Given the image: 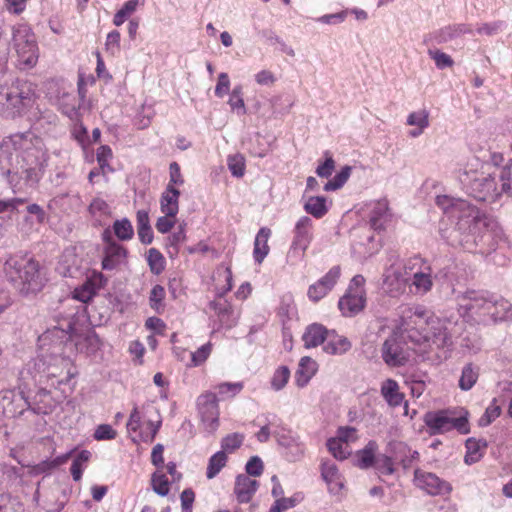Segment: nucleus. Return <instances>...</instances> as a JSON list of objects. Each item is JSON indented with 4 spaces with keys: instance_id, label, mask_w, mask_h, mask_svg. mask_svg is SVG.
<instances>
[{
    "instance_id": "obj_52",
    "label": "nucleus",
    "mask_w": 512,
    "mask_h": 512,
    "mask_svg": "<svg viewBox=\"0 0 512 512\" xmlns=\"http://www.w3.org/2000/svg\"><path fill=\"white\" fill-rule=\"evenodd\" d=\"M105 45L112 54L118 53L120 51V33L117 30L108 33Z\"/></svg>"
},
{
    "instance_id": "obj_56",
    "label": "nucleus",
    "mask_w": 512,
    "mask_h": 512,
    "mask_svg": "<svg viewBox=\"0 0 512 512\" xmlns=\"http://www.w3.org/2000/svg\"><path fill=\"white\" fill-rule=\"evenodd\" d=\"M263 471V463L257 456L252 457L246 464V472L248 476H259Z\"/></svg>"
},
{
    "instance_id": "obj_40",
    "label": "nucleus",
    "mask_w": 512,
    "mask_h": 512,
    "mask_svg": "<svg viewBox=\"0 0 512 512\" xmlns=\"http://www.w3.org/2000/svg\"><path fill=\"white\" fill-rule=\"evenodd\" d=\"M244 440V435L240 433H232L222 439L221 447L224 452H233L238 449Z\"/></svg>"
},
{
    "instance_id": "obj_18",
    "label": "nucleus",
    "mask_w": 512,
    "mask_h": 512,
    "mask_svg": "<svg viewBox=\"0 0 512 512\" xmlns=\"http://www.w3.org/2000/svg\"><path fill=\"white\" fill-rule=\"evenodd\" d=\"M496 180L499 183V190L502 195L512 197V160L508 161L504 166H494Z\"/></svg>"
},
{
    "instance_id": "obj_62",
    "label": "nucleus",
    "mask_w": 512,
    "mask_h": 512,
    "mask_svg": "<svg viewBox=\"0 0 512 512\" xmlns=\"http://www.w3.org/2000/svg\"><path fill=\"white\" fill-rule=\"evenodd\" d=\"M255 80L259 85H273L276 77L269 70H261L255 75Z\"/></svg>"
},
{
    "instance_id": "obj_24",
    "label": "nucleus",
    "mask_w": 512,
    "mask_h": 512,
    "mask_svg": "<svg viewBox=\"0 0 512 512\" xmlns=\"http://www.w3.org/2000/svg\"><path fill=\"white\" fill-rule=\"evenodd\" d=\"M210 308L215 311L220 322L226 327L230 328L236 324L239 314L235 313L232 306L226 301H213L210 303Z\"/></svg>"
},
{
    "instance_id": "obj_58",
    "label": "nucleus",
    "mask_w": 512,
    "mask_h": 512,
    "mask_svg": "<svg viewBox=\"0 0 512 512\" xmlns=\"http://www.w3.org/2000/svg\"><path fill=\"white\" fill-rule=\"evenodd\" d=\"M335 168V162L332 157H327L325 162L319 165L316 169V173L319 177L328 178Z\"/></svg>"
},
{
    "instance_id": "obj_10",
    "label": "nucleus",
    "mask_w": 512,
    "mask_h": 512,
    "mask_svg": "<svg viewBox=\"0 0 512 512\" xmlns=\"http://www.w3.org/2000/svg\"><path fill=\"white\" fill-rule=\"evenodd\" d=\"M103 239L107 242V246L104 250L105 256L102 261V268L104 270H112L126 257L127 251L122 245L111 240L108 230L104 232Z\"/></svg>"
},
{
    "instance_id": "obj_51",
    "label": "nucleus",
    "mask_w": 512,
    "mask_h": 512,
    "mask_svg": "<svg viewBox=\"0 0 512 512\" xmlns=\"http://www.w3.org/2000/svg\"><path fill=\"white\" fill-rule=\"evenodd\" d=\"M117 436L116 430L112 428L109 424H101L99 425L95 432L94 437L97 440H112Z\"/></svg>"
},
{
    "instance_id": "obj_27",
    "label": "nucleus",
    "mask_w": 512,
    "mask_h": 512,
    "mask_svg": "<svg viewBox=\"0 0 512 512\" xmlns=\"http://www.w3.org/2000/svg\"><path fill=\"white\" fill-rule=\"evenodd\" d=\"M317 371V363L310 357H302L296 373V383L304 387Z\"/></svg>"
},
{
    "instance_id": "obj_6",
    "label": "nucleus",
    "mask_w": 512,
    "mask_h": 512,
    "mask_svg": "<svg viewBox=\"0 0 512 512\" xmlns=\"http://www.w3.org/2000/svg\"><path fill=\"white\" fill-rule=\"evenodd\" d=\"M197 405L205 429L215 432L219 426V409L215 393L206 392L198 397Z\"/></svg>"
},
{
    "instance_id": "obj_17",
    "label": "nucleus",
    "mask_w": 512,
    "mask_h": 512,
    "mask_svg": "<svg viewBox=\"0 0 512 512\" xmlns=\"http://www.w3.org/2000/svg\"><path fill=\"white\" fill-rule=\"evenodd\" d=\"M321 475L323 480L327 483L330 491L338 492L343 487L341 475L334 462L323 461L321 465Z\"/></svg>"
},
{
    "instance_id": "obj_2",
    "label": "nucleus",
    "mask_w": 512,
    "mask_h": 512,
    "mask_svg": "<svg viewBox=\"0 0 512 512\" xmlns=\"http://www.w3.org/2000/svg\"><path fill=\"white\" fill-rule=\"evenodd\" d=\"M436 204L445 213H450L452 217L457 218L454 227L441 229L442 237L452 246H461L468 251H473L487 229V217L467 201L447 195L437 196Z\"/></svg>"
},
{
    "instance_id": "obj_25",
    "label": "nucleus",
    "mask_w": 512,
    "mask_h": 512,
    "mask_svg": "<svg viewBox=\"0 0 512 512\" xmlns=\"http://www.w3.org/2000/svg\"><path fill=\"white\" fill-rule=\"evenodd\" d=\"M271 235V230L267 227H262L255 238L253 256L257 263H262L264 258L269 253L268 239Z\"/></svg>"
},
{
    "instance_id": "obj_12",
    "label": "nucleus",
    "mask_w": 512,
    "mask_h": 512,
    "mask_svg": "<svg viewBox=\"0 0 512 512\" xmlns=\"http://www.w3.org/2000/svg\"><path fill=\"white\" fill-rule=\"evenodd\" d=\"M30 28L26 25L19 26L13 34L15 49L25 63L32 59V38Z\"/></svg>"
},
{
    "instance_id": "obj_30",
    "label": "nucleus",
    "mask_w": 512,
    "mask_h": 512,
    "mask_svg": "<svg viewBox=\"0 0 512 512\" xmlns=\"http://www.w3.org/2000/svg\"><path fill=\"white\" fill-rule=\"evenodd\" d=\"M487 447V442L485 440H476L470 438L466 441L467 453L465 455V462L467 464H473L478 462L482 455L483 451Z\"/></svg>"
},
{
    "instance_id": "obj_49",
    "label": "nucleus",
    "mask_w": 512,
    "mask_h": 512,
    "mask_svg": "<svg viewBox=\"0 0 512 512\" xmlns=\"http://www.w3.org/2000/svg\"><path fill=\"white\" fill-rule=\"evenodd\" d=\"M211 345L205 344L201 346L197 351L191 353V364L189 366L201 365L210 355Z\"/></svg>"
},
{
    "instance_id": "obj_53",
    "label": "nucleus",
    "mask_w": 512,
    "mask_h": 512,
    "mask_svg": "<svg viewBox=\"0 0 512 512\" xmlns=\"http://www.w3.org/2000/svg\"><path fill=\"white\" fill-rule=\"evenodd\" d=\"M230 88V80L227 73H220L218 76V82L215 87L216 96L222 98L228 93Z\"/></svg>"
},
{
    "instance_id": "obj_47",
    "label": "nucleus",
    "mask_w": 512,
    "mask_h": 512,
    "mask_svg": "<svg viewBox=\"0 0 512 512\" xmlns=\"http://www.w3.org/2000/svg\"><path fill=\"white\" fill-rule=\"evenodd\" d=\"M22 505L9 495L0 494V512H22Z\"/></svg>"
},
{
    "instance_id": "obj_41",
    "label": "nucleus",
    "mask_w": 512,
    "mask_h": 512,
    "mask_svg": "<svg viewBox=\"0 0 512 512\" xmlns=\"http://www.w3.org/2000/svg\"><path fill=\"white\" fill-rule=\"evenodd\" d=\"M429 113L426 110L412 112L407 117V124L410 126H417L418 128L425 129L429 126Z\"/></svg>"
},
{
    "instance_id": "obj_9",
    "label": "nucleus",
    "mask_w": 512,
    "mask_h": 512,
    "mask_svg": "<svg viewBox=\"0 0 512 512\" xmlns=\"http://www.w3.org/2000/svg\"><path fill=\"white\" fill-rule=\"evenodd\" d=\"M312 227L313 222L308 216H302L295 224L294 237L291 244L290 251H301L302 256L305 254L309 244L312 241Z\"/></svg>"
},
{
    "instance_id": "obj_35",
    "label": "nucleus",
    "mask_w": 512,
    "mask_h": 512,
    "mask_svg": "<svg viewBox=\"0 0 512 512\" xmlns=\"http://www.w3.org/2000/svg\"><path fill=\"white\" fill-rule=\"evenodd\" d=\"M374 466L380 475H392L396 471L393 457L385 454L377 455Z\"/></svg>"
},
{
    "instance_id": "obj_32",
    "label": "nucleus",
    "mask_w": 512,
    "mask_h": 512,
    "mask_svg": "<svg viewBox=\"0 0 512 512\" xmlns=\"http://www.w3.org/2000/svg\"><path fill=\"white\" fill-rule=\"evenodd\" d=\"M227 463V455L224 451H218L210 457L206 476L213 479Z\"/></svg>"
},
{
    "instance_id": "obj_36",
    "label": "nucleus",
    "mask_w": 512,
    "mask_h": 512,
    "mask_svg": "<svg viewBox=\"0 0 512 512\" xmlns=\"http://www.w3.org/2000/svg\"><path fill=\"white\" fill-rule=\"evenodd\" d=\"M148 265L152 273L158 275L165 268V259L163 255L155 248H151L147 255Z\"/></svg>"
},
{
    "instance_id": "obj_46",
    "label": "nucleus",
    "mask_w": 512,
    "mask_h": 512,
    "mask_svg": "<svg viewBox=\"0 0 512 512\" xmlns=\"http://www.w3.org/2000/svg\"><path fill=\"white\" fill-rule=\"evenodd\" d=\"M165 297V290L161 285H155L150 292V306L152 309L159 311L163 307V299Z\"/></svg>"
},
{
    "instance_id": "obj_13",
    "label": "nucleus",
    "mask_w": 512,
    "mask_h": 512,
    "mask_svg": "<svg viewBox=\"0 0 512 512\" xmlns=\"http://www.w3.org/2000/svg\"><path fill=\"white\" fill-rule=\"evenodd\" d=\"M365 298L363 291L348 289L347 293L340 298L338 306L342 314L352 316L364 308Z\"/></svg>"
},
{
    "instance_id": "obj_16",
    "label": "nucleus",
    "mask_w": 512,
    "mask_h": 512,
    "mask_svg": "<svg viewBox=\"0 0 512 512\" xmlns=\"http://www.w3.org/2000/svg\"><path fill=\"white\" fill-rule=\"evenodd\" d=\"M351 342L335 331H329L323 350L330 355H343L351 349Z\"/></svg>"
},
{
    "instance_id": "obj_31",
    "label": "nucleus",
    "mask_w": 512,
    "mask_h": 512,
    "mask_svg": "<svg viewBox=\"0 0 512 512\" xmlns=\"http://www.w3.org/2000/svg\"><path fill=\"white\" fill-rule=\"evenodd\" d=\"M304 210L313 217L320 219L327 212L326 198L324 196H311L304 204Z\"/></svg>"
},
{
    "instance_id": "obj_42",
    "label": "nucleus",
    "mask_w": 512,
    "mask_h": 512,
    "mask_svg": "<svg viewBox=\"0 0 512 512\" xmlns=\"http://www.w3.org/2000/svg\"><path fill=\"white\" fill-rule=\"evenodd\" d=\"M152 486L155 493L166 496L169 493V482L163 473L156 472L152 476Z\"/></svg>"
},
{
    "instance_id": "obj_14",
    "label": "nucleus",
    "mask_w": 512,
    "mask_h": 512,
    "mask_svg": "<svg viewBox=\"0 0 512 512\" xmlns=\"http://www.w3.org/2000/svg\"><path fill=\"white\" fill-rule=\"evenodd\" d=\"M258 488V482L248 475H238L235 481L234 493L240 503H248Z\"/></svg>"
},
{
    "instance_id": "obj_43",
    "label": "nucleus",
    "mask_w": 512,
    "mask_h": 512,
    "mask_svg": "<svg viewBox=\"0 0 512 512\" xmlns=\"http://www.w3.org/2000/svg\"><path fill=\"white\" fill-rule=\"evenodd\" d=\"M290 371L286 366L279 367L271 380V385L276 391L281 390L288 382Z\"/></svg>"
},
{
    "instance_id": "obj_23",
    "label": "nucleus",
    "mask_w": 512,
    "mask_h": 512,
    "mask_svg": "<svg viewBox=\"0 0 512 512\" xmlns=\"http://www.w3.org/2000/svg\"><path fill=\"white\" fill-rule=\"evenodd\" d=\"M381 395L391 407L402 404L404 394L400 392L398 383L393 379H386L381 385Z\"/></svg>"
},
{
    "instance_id": "obj_4",
    "label": "nucleus",
    "mask_w": 512,
    "mask_h": 512,
    "mask_svg": "<svg viewBox=\"0 0 512 512\" xmlns=\"http://www.w3.org/2000/svg\"><path fill=\"white\" fill-rule=\"evenodd\" d=\"M490 295L483 291L465 292L458 297L459 314L469 322L486 325Z\"/></svg>"
},
{
    "instance_id": "obj_34",
    "label": "nucleus",
    "mask_w": 512,
    "mask_h": 512,
    "mask_svg": "<svg viewBox=\"0 0 512 512\" xmlns=\"http://www.w3.org/2000/svg\"><path fill=\"white\" fill-rule=\"evenodd\" d=\"M352 168L344 166L334 177L324 185L325 191H333L341 188L349 179Z\"/></svg>"
},
{
    "instance_id": "obj_29",
    "label": "nucleus",
    "mask_w": 512,
    "mask_h": 512,
    "mask_svg": "<svg viewBox=\"0 0 512 512\" xmlns=\"http://www.w3.org/2000/svg\"><path fill=\"white\" fill-rule=\"evenodd\" d=\"M478 377L479 367L472 363L466 364L461 372V376L459 379V388L463 391L470 390L477 382Z\"/></svg>"
},
{
    "instance_id": "obj_61",
    "label": "nucleus",
    "mask_w": 512,
    "mask_h": 512,
    "mask_svg": "<svg viewBox=\"0 0 512 512\" xmlns=\"http://www.w3.org/2000/svg\"><path fill=\"white\" fill-rule=\"evenodd\" d=\"M295 506L293 498H279L275 501L269 512H283Z\"/></svg>"
},
{
    "instance_id": "obj_59",
    "label": "nucleus",
    "mask_w": 512,
    "mask_h": 512,
    "mask_svg": "<svg viewBox=\"0 0 512 512\" xmlns=\"http://www.w3.org/2000/svg\"><path fill=\"white\" fill-rule=\"evenodd\" d=\"M181 506L183 511L191 512L192 505L195 499V493L192 489H185L180 496Z\"/></svg>"
},
{
    "instance_id": "obj_57",
    "label": "nucleus",
    "mask_w": 512,
    "mask_h": 512,
    "mask_svg": "<svg viewBox=\"0 0 512 512\" xmlns=\"http://www.w3.org/2000/svg\"><path fill=\"white\" fill-rule=\"evenodd\" d=\"M387 200L378 201L372 210L371 222L373 226H376V222L382 218L388 211Z\"/></svg>"
},
{
    "instance_id": "obj_8",
    "label": "nucleus",
    "mask_w": 512,
    "mask_h": 512,
    "mask_svg": "<svg viewBox=\"0 0 512 512\" xmlns=\"http://www.w3.org/2000/svg\"><path fill=\"white\" fill-rule=\"evenodd\" d=\"M340 275V267H332L322 278L308 287V298L313 302L323 299L334 288Z\"/></svg>"
},
{
    "instance_id": "obj_5",
    "label": "nucleus",
    "mask_w": 512,
    "mask_h": 512,
    "mask_svg": "<svg viewBox=\"0 0 512 512\" xmlns=\"http://www.w3.org/2000/svg\"><path fill=\"white\" fill-rule=\"evenodd\" d=\"M424 422L431 435L443 434L456 429L461 434L469 432V423L466 415H456L453 410H440L428 412Z\"/></svg>"
},
{
    "instance_id": "obj_54",
    "label": "nucleus",
    "mask_w": 512,
    "mask_h": 512,
    "mask_svg": "<svg viewBox=\"0 0 512 512\" xmlns=\"http://www.w3.org/2000/svg\"><path fill=\"white\" fill-rule=\"evenodd\" d=\"M243 388L242 383H221L219 384L216 389L218 390L219 394L221 395H230L235 396L238 394Z\"/></svg>"
},
{
    "instance_id": "obj_15",
    "label": "nucleus",
    "mask_w": 512,
    "mask_h": 512,
    "mask_svg": "<svg viewBox=\"0 0 512 512\" xmlns=\"http://www.w3.org/2000/svg\"><path fill=\"white\" fill-rule=\"evenodd\" d=\"M329 331L321 324L314 323L309 325L304 332L302 339L306 348L317 347L323 344Z\"/></svg>"
},
{
    "instance_id": "obj_11",
    "label": "nucleus",
    "mask_w": 512,
    "mask_h": 512,
    "mask_svg": "<svg viewBox=\"0 0 512 512\" xmlns=\"http://www.w3.org/2000/svg\"><path fill=\"white\" fill-rule=\"evenodd\" d=\"M488 306L486 325L507 320L512 316V304L502 297L490 295Z\"/></svg>"
},
{
    "instance_id": "obj_37",
    "label": "nucleus",
    "mask_w": 512,
    "mask_h": 512,
    "mask_svg": "<svg viewBox=\"0 0 512 512\" xmlns=\"http://www.w3.org/2000/svg\"><path fill=\"white\" fill-rule=\"evenodd\" d=\"M329 452L339 460H344L349 455L348 444H344L337 438H331L327 441Z\"/></svg>"
},
{
    "instance_id": "obj_50",
    "label": "nucleus",
    "mask_w": 512,
    "mask_h": 512,
    "mask_svg": "<svg viewBox=\"0 0 512 512\" xmlns=\"http://www.w3.org/2000/svg\"><path fill=\"white\" fill-rule=\"evenodd\" d=\"M89 211L94 216H106L110 214V207L103 199H94L90 206Z\"/></svg>"
},
{
    "instance_id": "obj_48",
    "label": "nucleus",
    "mask_w": 512,
    "mask_h": 512,
    "mask_svg": "<svg viewBox=\"0 0 512 512\" xmlns=\"http://www.w3.org/2000/svg\"><path fill=\"white\" fill-rule=\"evenodd\" d=\"M501 413L500 406L496 405L495 400L492 404H490L484 413V415L479 419L480 426H487L497 417H499Z\"/></svg>"
},
{
    "instance_id": "obj_45",
    "label": "nucleus",
    "mask_w": 512,
    "mask_h": 512,
    "mask_svg": "<svg viewBox=\"0 0 512 512\" xmlns=\"http://www.w3.org/2000/svg\"><path fill=\"white\" fill-rule=\"evenodd\" d=\"M428 54L434 60L435 65L439 69L451 67L454 64L453 59L448 54L440 50H429Z\"/></svg>"
},
{
    "instance_id": "obj_22",
    "label": "nucleus",
    "mask_w": 512,
    "mask_h": 512,
    "mask_svg": "<svg viewBox=\"0 0 512 512\" xmlns=\"http://www.w3.org/2000/svg\"><path fill=\"white\" fill-rule=\"evenodd\" d=\"M180 192L173 186H167L161 196V211L166 216L175 217L179 210L178 198Z\"/></svg>"
},
{
    "instance_id": "obj_60",
    "label": "nucleus",
    "mask_w": 512,
    "mask_h": 512,
    "mask_svg": "<svg viewBox=\"0 0 512 512\" xmlns=\"http://www.w3.org/2000/svg\"><path fill=\"white\" fill-rule=\"evenodd\" d=\"M1 98L5 97L7 101V106L19 109L20 105L23 104V101L26 99L22 93H6L5 95H0Z\"/></svg>"
},
{
    "instance_id": "obj_3",
    "label": "nucleus",
    "mask_w": 512,
    "mask_h": 512,
    "mask_svg": "<svg viewBox=\"0 0 512 512\" xmlns=\"http://www.w3.org/2000/svg\"><path fill=\"white\" fill-rule=\"evenodd\" d=\"M459 179L469 194L479 201L494 202L501 197L493 165L487 164L481 170H464Z\"/></svg>"
},
{
    "instance_id": "obj_20",
    "label": "nucleus",
    "mask_w": 512,
    "mask_h": 512,
    "mask_svg": "<svg viewBox=\"0 0 512 512\" xmlns=\"http://www.w3.org/2000/svg\"><path fill=\"white\" fill-rule=\"evenodd\" d=\"M378 448L377 442L370 440L363 449L356 452V466L360 469H369L374 466Z\"/></svg>"
},
{
    "instance_id": "obj_28",
    "label": "nucleus",
    "mask_w": 512,
    "mask_h": 512,
    "mask_svg": "<svg viewBox=\"0 0 512 512\" xmlns=\"http://www.w3.org/2000/svg\"><path fill=\"white\" fill-rule=\"evenodd\" d=\"M137 233L143 244H150L153 241V232L150 226L148 212L139 210L137 212Z\"/></svg>"
},
{
    "instance_id": "obj_19",
    "label": "nucleus",
    "mask_w": 512,
    "mask_h": 512,
    "mask_svg": "<svg viewBox=\"0 0 512 512\" xmlns=\"http://www.w3.org/2000/svg\"><path fill=\"white\" fill-rule=\"evenodd\" d=\"M390 445L393 447L394 459L398 460L404 469L412 467L413 463L419 459V453L403 442H396Z\"/></svg>"
},
{
    "instance_id": "obj_55",
    "label": "nucleus",
    "mask_w": 512,
    "mask_h": 512,
    "mask_svg": "<svg viewBox=\"0 0 512 512\" xmlns=\"http://www.w3.org/2000/svg\"><path fill=\"white\" fill-rule=\"evenodd\" d=\"M170 180L167 186L183 185L184 178L180 172V166L176 162H172L169 166Z\"/></svg>"
},
{
    "instance_id": "obj_64",
    "label": "nucleus",
    "mask_w": 512,
    "mask_h": 512,
    "mask_svg": "<svg viewBox=\"0 0 512 512\" xmlns=\"http://www.w3.org/2000/svg\"><path fill=\"white\" fill-rule=\"evenodd\" d=\"M145 0H129L124 3L121 9L119 11L123 13L126 17H129L131 14H133L137 7L139 5H144Z\"/></svg>"
},
{
    "instance_id": "obj_44",
    "label": "nucleus",
    "mask_w": 512,
    "mask_h": 512,
    "mask_svg": "<svg viewBox=\"0 0 512 512\" xmlns=\"http://www.w3.org/2000/svg\"><path fill=\"white\" fill-rule=\"evenodd\" d=\"M228 168L233 176L242 177L244 175L245 161L244 157L240 154L231 155L228 157Z\"/></svg>"
},
{
    "instance_id": "obj_38",
    "label": "nucleus",
    "mask_w": 512,
    "mask_h": 512,
    "mask_svg": "<svg viewBox=\"0 0 512 512\" xmlns=\"http://www.w3.org/2000/svg\"><path fill=\"white\" fill-rule=\"evenodd\" d=\"M95 294L96 291L94 284L88 280L84 282L80 287L75 288L73 292V298L83 303H87L93 298Z\"/></svg>"
},
{
    "instance_id": "obj_7",
    "label": "nucleus",
    "mask_w": 512,
    "mask_h": 512,
    "mask_svg": "<svg viewBox=\"0 0 512 512\" xmlns=\"http://www.w3.org/2000/svg\"><path fill=\"white\" fill-rule=\"evenodd\" d=\"M414 481L417 487L434 496L449 494L452 489L448 482L440 479L436 474L420 469L415 470Z\"/></svg>"
},
{
    "instance_id": "obj_33",
    "label": "nucleus",
    "mask_w": 512,
    "mask_h": 512,
    "mask_svg": "<svg viewBox=\"0 0 512 512\" xmlns=\"http://www.w3.org/2000/svg\"><path fill=\"white\" fill-rule=\"evenodd\" d=\"M113 231L116 237L122 241L130 240L134 235L133 226L127 218L116 220L113 224Z\"/></svg>"
},
{
    "instance_id": "obj_39",
    "label": "nucleus",
    "mask_w": 512,
    "mask_h": 512,
    "mask_svg": "<svg viewBox=\"0 0 512 512\" xmlns=\"http://www.w3.org/2000/svg\"><path fill=\"white\" fill-rule=\"evenodd\" d=\"M232 110H237L239 114L244 115L246 113L244 99L242 97V87L236 86L230 94L228 101Z\"/></svg>"
},
{
    "instance_id": "obj_21",
    "label": "nucleus",
    "mask_w": 512,
    "mask_h": 512,
    "mask_svg": "<svg viewBox=\"0 0 512 512\" xmlns=\"http://www.w3.org/2000/svg\"><path fill=\"white\" fill-rule=\"evenodd\" d=\"M405 283L406 280L399 268L391 266L386 270L384 274V286L390 294L396 295L400 293L405 288Z\"/></svg>"
},
{
    "instance_id": "obj_63",
    "label": "nucleus",
    "mask_w": 512,
    "mask_h": 512,
    "mask_svg": "<svg viewBox=\"0 0 512 512\" xmlns=\"http://www.w3.org/2000/svg\"><path fill=\"white\" fill-rule=\"evenodd\" d=\"M172 218L173 217L166 216L165 214L164 216L158 218L156 222V229L158 232L167 233L170 231V229L174 226V220Z\"/></svg>"
},
{
    "instance_id": "obj_26",
    "label": "nucleus",
    "mask_w": 512,
    "mask_h": 512,
    "mask_svg": "<svg viewBox=\"0 0 512 512\" xmlns=\"http://www.w3.org/2000/svg\"><path fill=\"white\" fill-rule=\"evenodd\" d=\"M412 286L415 288V294L419 295H424L432 289L433 279L430 266H426L423 270L414 273Z\"/></svg>"
},
{
    "instance_id": "obj_1",
    "label": "nucleus",
    "mask_w": 512,
    "mask_h": 512,
    "mask_svg": "<svg viewBox=\"0 0 512 512\" xmlns=\"http://www.w3.org/2000/svg\"><path fill=\"white\" fill-rule=\"evenodd\" d=\"M451 323L435 317L422 307L409 309L402 318L397 331L385 340L382 346V358L392 367L402 366L408 361V353L399 341L398 334L425 348H444L451 346L452 334L449 330Z\"/></svg>"
}]
</instances>
